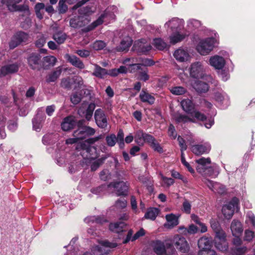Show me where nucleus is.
<instances>
[{
    "instance_id": "nucleus-25",
    "label": "nucleus",
    "mask_w": 255,
    "mask_h": 255,
    "mask_svg": "<svg viewBox=\"0 0 255 255\" xmlns=\"http://www.w3.org/2000/svg\"><path fill=\"white\" fill-rule=\"evenodd\" d=\"M193 88L198 93H205L209 89L208 85L201 81L195 80L191 83Z\"/></svg>"
},
{
    "instance_id": "nucleus-48",
    "label": "nucleus",
    "mask_w": 255,
    "mask_h": 255,
    "mask_svg": "<svg viewBox=\"0 0 255 255\" xmlns=\"http://www.w3.org/2000/svg\"><path fill=\"white\" fill-rule=\"evenodd\" d=\"M191 205L189 201L184 199L182 204V210L186 214H190L191 212Z\"/></svg>"
},
{
    "instance_id": "nucleus-8",
    "label": "nucleus",
    "mask_w": 255,
    "mask_h": 255,
    "mask_svg": "<svg viewBox=\"0 0 255 255\" xmlns=\"http://www.w3.org/2000/svg\"><path fill=\"white\" fill-rule=\"evenodd\" d=\"M109 188L113 187L115 189L118 196H126L128 194V185L127 182L120 181L118 182H112L108 185Z\"/></svg>"
},
{
    "instance_id": "nucleus-31",
    "label": "nucleus",
    "mask_w": 255,
    "mask_h": 255,
    "mask_svg": "<svg viewBox=\"0 0 255 255\" xmlns=\"http://www.w3.org/2000/svg\"><path fill=\"white\" fill-rule=\"evenodd\" d=\"M181 105L183 110L186 113L191 114L194 111V106L192 102L189 99H185L182 101Z\"/></svg>"
},
{
    "instance_id": "nucleus-47",
    "label": "nucleus",
    "mask_w": 255,
    "mask_h": 255,
    "mask_svg": "<svg viewBox=\"0 0 255 255\" xmlns=\"http://www.w3.org/2000/svg\"><path fill=\"white\" fill-rule=\"evenodd\" d=\"M148 143L154 150L157 151L158 152H162L163 151L162 147L160 146L159 144L156 142L155 139L153 137V140H152V141H149Z\"/></svg>"
},
{
    "instance_id": "nucleus-62",
    "label": "nucleus",
    "mask_w": 255,
    "mask_h": 255,
    "mask_svg": "<svg viewBox=\"0 0 255 255\" xmlns=\"http://www.w3.org/2000/svg\"><path fill=\"white\" fill-rule=\"evenodd\" d=\"M247 218L248 219L246 220V222L249 223H250L255 228V216L251 212H248L247 214Z\"/></svg>"
},
{
    "instance_id": "nucleus-27",
    "label": "nucleus",
    "mask_w": 255,
    "mask_h": 255,
    "mask_svg": "<svg viewBox=\"0 0 255 255\" xmlns=\"http://www.w3.org/2000/svg\"><path fill=\"white\" fill-rule=\"evenodd\" d=\"M144 40L137 41L135 43L134 46L138 52L145 53L151 50V46L150 44L144 43Z\"/></svg>"
},
{
    "instance_id": "nucleus-9",
    "label": "nucleus",
    "mask_w": 255,
    "mask_h": 255,
    "mask_svg": "<svg viewBox=\"0 0 255 255\" xmlns=\"http://www.w3.org/2000/svg\"><path fill=\"white\" fill-rule=\"evenodd\" d=\"M152 247L154 252L157 255H166L167 254L165 250V247L167 249L172 248V251L175 252L174 249L172 247V245L170 243L166 242L165 245L160 241H157L153 242Z\"/></svg>"
},
{
    "instance_id": "nucleus-16",
    "label": "nucleus",
    "mask_w": 255,
    "mask_h": 255,
    "mask_svg": "<svg viewBox=\"0 0 255 255\" xmlns=\"http://www.w3.org/2000/svg\"><path fill=\"white\" fill-rule=\"evenodd\" d=\"M103 137V136L102 135H99V136L89 138L86 141H83L81 142L80 144H79L77 147L76 149L78 150H85L87 152H89V151L91 150V147H90L87 144L88 143H94V142L98 141L100 139H102Z\"/></svg>"
},
{
    "instance_id": "nucleus-15",
    "label": "nucleus",
    "mask_w": 255,
    "mask_h": 255,
    "mask_svg": "<svg viewBox=\"0 0 255 255\" xmlns=\"http://www.w3.org/2000/svg\"><path fill=\"white\" fill-rule=\"evenodd\" d=\"M179 216H177L172 213L167 214L165 216L166 223L164 224V227L168 229H171L179 224Z\"/></svg>"
},
{
    "instance_id": "nucleus-55",
    "label": "nucleus",
    "mask_w": 255,
    "mask_h": 255,
    "mask_svg": "<svg viewBox=\"0 0 255 255\" xmlns=\"http://www.w3.org/2000/svg\"><path fill=\"white\" fill-rule=\"evenodd\" d=\"M149 78L147 70L140 71L138 73V79L143 81H147Z\"/></svg>"
},
{
    "instance_id": "nucleus-44",
    "label": "nucleus",
    "mask_w": 255,
    "mask_h": 255,
    "mask_svg": "<svg viewBox=\"0 0 255 255\" xmlns=\"http://www.w3.org/2000/svg\"><path fill=\"white\" fill-rule=\"evenodd\" d=\"M184 38V36L179 34L178 32L171 35L170 37V42L172 44H175L181 41Z\"/></svg>"
},
{
    "instance_id": "nucleus-11",
    "label": "nucleus",
    "mask_w": 255,
    "mask_h": 255,
    "mask_svg": "<svg viewBox=\"0 0 255 255\" xmlns=\"http://www.w3.org/2000/svg\"><path fill=\"white\" fill-rule=\"evenodd\" d=\"M134 137L135 141L139 145H142L145 142L148 143L149 141L153 140L152 135L144 133L140 129L135 131Z\"/></svg>"
},
{
    "instance_id": "nucleus-63",
    "label": "nucleus",
    "mask_w": 255,
    "mask_h": 255,
    "mask_svg": "<svg viewBox=\"0 0 255 255\" xmlns=\"http://www.w3.org/2000/svg\"><path fill=\"white\" fill-rule=\"evenodd\" d=\"M168 134V135L173 139H175L177 136L175 129L172 125H170L169 127Z\"/></svg>"
},
{
    "instance_id": "nucleus-52",
    "label": "nucleus",
    "mask_w": 255,
    "mask_h": 255,
    "mask_svg": "<svg viewBox=\"0 0 255 255\" xmlns=\"http://www.w3.org/2000/svg\"><path fill=\"white\" fill-rule=\"evenodd\" d=\"M104 17L105 15L104 14L101 15V16L97 20L93 22L91 25L89 26L88 30H92L96 27H97V26L101 24L103 22V18Z\"/></svg>"
},
{
    "instance_id": "nucleus-35",
    "label": "nucleus",
    "mask_w": 255,
    "mask_h": 255,
    "mask_svg": "<svg viewBox=\"0 0 255 255\" xmlns=\"http://www.w3.org/2000/svg\"><path fill=\"white\" fill-rule=\"evenodd\" d=\"M61 72L62 70L60 67L57 68L55 71L48 75L46 81L48 83L55 82L61 75Z\"/></svg>"
},
{
    "instance_id": "nucleus-53",
    "label": "nucleus",
    "mask_w": 255,
    "mask_h": 255,
    "mask_svg": "<svg viewBox=\"0 0 255 255\" xmlns=\"http://www.w3.org/2000/svg\"><path fill=\"white\" fill-rule=\"evenodd\" d=\"M70 100L73 104L76 105L81 101V96L77 93H74L71 95Z\"/></svg>"
},
{
    "instance_id": "nucleus-32",
    "label": "nucleus",
    "mask_w": 255,
    "mask_h": 255,
    "mask_svg": "<svg viewBox=\"0 0 255 255\" xmlns=\"http://www.w3.org/2000/svg\"><path fill=\"white\" fill-rule=\"evenodd\" d=\"M159 210L157 208H150L145 213L144 217L146 219L153 221L159 213Z\"/></svg>"
},
{
    "instance_id": "nucleus-36",
    "label": "nucleus",
    "mask_w": 255,
    "mask_h": 255,
    "mask_svg": "<svg viewBox=\"0 0 255 255\" xmlns=\"http://www.w3.org/2000/svg\"><path fill=\"white\" fill-rule=\"evenodd\" d=\"M170 92L174 95H182L187 92V89L181 86H172L169 88Z\"/></svg>"
},
{
    "instance_id": "nucleus-38",
    "label": "nucleus",
    "mask_w": 255,
    "mask_h": 255,
    "mask_svg": "<svg viewBox=\"0 0 255 255\" xmlns=\"http://www.w3.org/2000/svg\"><path fill=\"white\" fill-rule=\"evenodd\" d=\"M181 22V20L179 19L174 18L167 22L165 24V27L166 28H170L172 30H173L178 28Z\"/></svg>"
},
{
    "instance_id": "nucleus-60",
    "label": "nucleus",
    "mask_w": 255,
    "mask_h": 255,
    "mask_svg": "<svg viewBox=\"0 0 255 255\" xmlns=\"http://www.w3.org/2000/svg\"><path fill=\"white\" fill-rule=\"evenodd\" d=\"M181 162L190 172L191 173H194V169L191 167L189 163L186 161L183 153H181Z\"/></svg>"
},
{
    "instance_id": "nucleus-24",
    "label": "nucleus",
    "mask_w": 255,
    "mask_h": 255,
    "mask_svg": "<svg viewBox=\"0 0 255 255\" xmlns=\"http://www.w3.org/2000/svg\"><path fill=\"white\" fill-rule=\"evenodd\" d=\"M231 230L234 236H240L243 231L242 224L239 221L234 220L231 225Z\"/></svg>"
},
{
    "instance_id": "nucleus-50",
    "label": "nucleus",
    "mask_w": 255,
    "mask_h": 255,
    "mask_svg": "<svg viewBox=\"0 0 255 255\" xmlns=\"http://www.w3.org/2000/svg\"><path fill=\"white\" fill-rule=\"evenodd\" d=\"M176 121L178 122L186 123L188 122H195V120L193 119L188 117L185 115H179L176 117Z\"/></svg>"
},
{
    "instance_id": "nucleus-28",
    "label": "nucleus",
    "mask_w": 255,
    "mask_h": 255,
    "mask_svg": "<svg viewBox=\"0 0 255 255\" xmlns=\"http://www.w3.org/2000/svg\"><path fill=\"white\" fill-rule=\"evenodd\" d=\"M132 44V40L129 36H126L121 42L120 45L117 47L118 51H127Z\"/></svg>"
},
{
    "instance_id": "nucleus-54",
    "label": "nucleus",
    "mask_w": 255,
    "mask_h": 255,
    "mask_svg": "<svg viewBox=\"0 0 255 255\" xmlns=\"http://www.w3.org/2000/svg\"><path fill=\"white\" fill-rule=\"evenodd\" d=\"M61 86L64 88L69 89L71 88V83L69 78H64L61 80Z\"/></svg>"
},
{
    "instance_id": "nucleus-6",
    "label": "nucleus",
    "mask_w": 255,
    "mask_h": 255,
    "mask_svg": "<svg viewBox=\"0 0 255 255\" xmlns=\"http://www.w3.org/2000/svg\"><path fill=\"white\" fill-rule=\"evenodd\" d=\"M239 200L234 198L228 204L225 205L222 208V213L227 219H230L236 209L238 210Z\"/></svg>"
},
{
    "instance_id": "nucleus-10",
    "label": "nucleus",
    "mask_w": 255,
    "mask_h": 255,
    "mask_svg": "<svg viewBox=\"0 0 255 255\" xmlns=\"http://www.w3.org/2000/svg\"><path fill=\"white\" fill-rule=\"evenodd\" d=\"M176 248L183 253L188 251L189 246L185 238L178 235L175 236L172 240Z\"/></svg>"
},
{
    "instance_id": "nucleus-33",
    "label": "nucleus",
    "mask_w": 255,
    "mask_h": 255,
    "mask_svg": "<svg viewBox=\"0 0 255 255\" xmlns=\"http://www.w3.org/2000/svg\"><path fill=\"white\" fill-rule=\"evenodd\" d=\"M95 69L93 75L99 78H104L105 76L108 75V71L97 64H95Z\"/></svg>"
},
{
    "instance_id": "nucleus-51",
    "label": "nucleus",
    "mask_w": 255,
    "mask_h": 255,
    "mask_svg": "<svg viewBox=\"0 0 255 255\" xmlns=\"http://www.w3.org/2000/svg\"><path fill=\"white\" fill-rule=\"evenodd\" d=\"M73 136L74 137H77L79 140L85 138L86 137V135L83 128H78L77 130L74 131L73 132Z\"/></svg>"
},
{
    "instance_id": "nucleus-34",
    "label": "nucleus",
    "mask_w": 255,
    "mask_h": 255,
    "mask_svg": "<svg viewBox=\"0 0 255 255\" xmlns=\"http://www.w3.org/2000/svg\"><path fill=\"white\" fill-rule=\"evenodd\" d=\"M83 162H85L86 164L92 163L91 169L92 170L94 171L96 170L102 163L103 160L98 159L94 161L93 158L90 157L84 158Z\"/></svg>"
},
{
    "instance_id": "nucleus-13",
    "label": "nucleus",
    "mask_w": 255,
    "mask_h": 255,
    "mask_svg": "<svg viewBox=\"0 0 255 255\" xmlns=\"http://www.w3.org/2000/svg\"><path fill=\"white\" fill-rule=\"evenodd\" d=\"M94 118L97 126L102 128L107 126V119L104 112L101 109L96 110Z\"/></svg>"
},
{
    "instance_id": "nucleus-18",
    "label": "nucleus",
    "mask_w": 255,
    "mask_h": 255,
    "mask_svg": "<svg viewBox=\"0 0 255 255\" xmlns=\"http://www.w3.org/2000/svg\"><path fill=\"white\" fill-rule=\"evenodd\" d=\"M211 146L208 143L204 144H196L192 146V151L196 155H201L205 153H208L210 150Z\"/></svg>"
},
{
    "instance_id": "nucleus-49",
    "label": "nucleus",
    "mask_w": 255,
    "mask_h": 255,
    "mask_svg": "<svg viewBox=\"0 0 255 255\" xmlns=\"http://www.w3.org/2000/svg\"><path fill=\"white\" fill-rule=\"evenodd\" d=\"M106 140L107 144L109 146H113L115 145L117 142V137L115 134H112L110 135H108L106 138Z\"/></svg>"
},
{
    "instance_id": "nucleus-26",
    "label": "nucleus",
    "mask_w": 255,
    "mask_h": 255,
    "mask_svg": "<svg viewBox=\"0 0 255 255\" xmlns=\"http://www.w3.org/2000/svg\"><path fill=\"white\" fill-rule=\"evenodd\" d=\"M174 56L177 60L180 62H184L188 60L189 55L187 51L180 48L175 51Z\"/></svg>"
},
{
    "instance_id": "nucleus-30",
    "label": "nucleus",
    "mask_w": 255,
    "mask_h": 255,
    "mask_svg": "<svg viewBox=\"0 0 255 255\" xmlns=\"http://www.w3.org/2000/svg\"><path fill=\"white\" fill-rule=\"evenodd\" d=\"M2 67L5 75L16 73L19 69V65L16 63L6 64Z\"/></svg>"
},
{
    "instance_id": "nucleus-64",
    "label": "nucleus",
    "mask_w": 255,
    "mask_h": 255,
    "mask_svg": "<svg viewBox=\"0 0 255 255\" xmlns=\"http://www.w3.org/2000/svg\"><path fill=\"white\" fill-rule=\"evenodd\" d=\"M162 181L164 185L169 187L174 183V180L171 178H167L161 175Z\"/></svg>"
},
{
    "instance_id": "nucleus-42",
    "label": "nucleus",
    "mask_w": 255,
    "mask_h": 255,
    "mask_svg": "<svg viewBox=\"0 0 255 255\" xmlns=\"http://www.w3.org/2000/svg\"><path fill=\"white\" fill-rule=\"evenodd\" d=\"M95 8L93 7H91L90 6H87L86 7H84L81 8L79 10V13L81 15L88 16L94 12Z\"/></svg>"
},
{
    "instance_id": "nucleus-19",
    "label": "nucleus",
    "mask_w": 255,
    "mask_h": 255,
    "mask_svg": "<svg viewBox=\"0 0 255 255\" xmlns=\"http://www.w3.org/2000/svg\"><path fill=\"white\" fill-rule=\"evenodd\" d=\"M210 64L217 69H221L223 68L225 64L224 59L218 55H215L210 58Z\"/></svg>"
},
{
    "instance_id": "nucleus-4",
    "label": "nucleus",
    "mask_w": 255,
    "mask_h": 255,
    "mask_svg": "<svg viewBox=\"0 0 255 255\" xmlns=\"http://www.w3.org/2000/svg\"><path fill=\"white\" fill-rule=\"evenodd\" d=\"M196 162L198 163L196 167L197 170L201 173H204L210 176L216 177L217 176L218 173L215 174L213 168L210 167L209 165L211 163V160L209 158L202 157L199 159L196 160Z\"/></svg>"
},
{
    "instance_id": "nucleus-23",
    "label": "nucleus",
    "mask_w": 255,
    "mask_h": 255,
    "mask_svg": "<svg viewBox=\"0 0 255 255\" xmlns=\"http://www.w3.org/2000/svg\"><path fill=\"white\" fill-rule=\"evenodd\" d=\"M198 246L200 250H211L212 240L206 237H203L198 240Z\"/></svg>"
},
{
    "instance_id": "nucleus-22",
    "label": "nucleus",
    "mask_w": 255,
    "mask_h": 255,
    "mask_svg": "<svg viewBox=\"0 0 255 255\" xmlns=\"http://www.w3.org/2000/svg\"><path fill=\"white\" fill-rule=\"evenodd\" d=\"M76 124L74 117L69 116L65 118L61 123V128L64 131L72 129Z\"/></svg>"
},
{
    "instance_id": "nucleus-29",
    "label": "nucleus",
    "mask_w": 255,
    "mask_h": 255,
    "mask_svg": "<svg viewBox=\"0 0 255 255\" xmlns=\"http://www.w3.org/2000/svg\"><path fill=\"white\" fill-rule=\"evenodd\" d=\"M126 224L124 222H120L115 223H111L109 225V229L113 232L119 233L124 231V228Z\"/></svg>"
},
{
    "instance_id": "nucleus-14",
    "label": "nucleus",
    "mask_w": 255,
    "mask_h": 255,
    "mask_svg": "<svg viewBox=\"0 0 255 255\" xmlns=\"http://www.w3.org/2000/svg\"><path fill=\"white\" fill-rule=\"evenodd\" d=\"M95 109V105L91 103L86 109H84L83 107H81L78 111V114L81 117L85 116L87 121H90L92 117Z\"/></svg>"
},
{
    "instance_id": "nucleus-57",
    "label": "nucleus",
    "mask_w": 255,
    "mask_h": 255,
    "mask_svg": "<svg viewBox=\"0 0 255 255\" xmlns=\"http://www.w3.org/2000/svg\"><path fill=\"white\" fill-rule=\"evenodd\" d=\"M86 137L87 136L93 135L95 133V130L94 128L88 127L85 126L83 128Z\"/></svg>"
},
{
    "instance_id": "nucleus-12",
    "label": "nucleus",
    "mask_w": 255,
    "mask_h": 255,
    "mask_svg": "<svg viewBox=\"0 0 255 255\" xmlns=\"http://www.w3.org/2000/svg\"><path fill=\"white\" fill-rule=\"evenodd\" d=\"M89 21L90 19L88 16L81 15L71 18L70 24L73 27L79 28L88 24Z\"/></svg>"
},
{
    "instance_id": "nucleus-2",
    "label": "nucleus",
    "mask_w": 255,
    "mask_h": 255,
    "mask_svg": "<svg viewBox=\"0 0 255 255\" xmlns=\"http://www.w3.org/2000/svg\"><path fill=\"white\" fill-rule=\"evenodd\" d=\"M100 246L93 247L91 252H87L83 255H103L109 252L106 248H114L117 246L115 243H110L107 241H103L100 243Z\"/></svg>"
},
{
    "instance_id": "nucleus-58",
    "label": "nucleus",
    "mask_w": 255,
    "mask_h": 255,
    "mask_svg": "<svg viewBox=\"0 0 255 255\" xmlns=\"http://www.w3.org/2000/svg\"><path fill=\"white\" fill-rule=\"evenodd\" d=\"M75 53L82 58H87L90 54V51L85 49L77 50Z\"/></svg>"
},
{
    "instance_id": "nucleus-1",
    "label": "nucleus",
    "mask_w": 255,
    "mask_h": 255,
    "mask_svg": "<svg viewBox=\"0 0 255 255\" xmlns=\"http://www.w3.org/2000/svg\"><path fill=\"white\" fill-rule=\"evenodd\" d=\"M217 43V40L215 38H207L201 40L197 46V50L201 55H208Z\"/></svg>"
},
{
    "instance_id": "nucleus-21",
    "label": "nucleus",
    "mask_w": 255,
    "mask_h": 255,
    "mask_svg": "<svg viewBox=\"0 0 255 255\" xmlns=\"http://www.w3.org/2000/svg\"><path fill=\"white\" fill-rule=\"evenodd\" d=\"M14 39L16 40L15 43L14 42V40L9 43L11 49L15 48L20 42L25 41L28 39V35L24 32H18L15 35Z\"/></svg>"
},
{
    "instance_id": "nucleus-61",
    "label": "nucleus",
    "mask_w": 255,
    "mask_h": 255,
    "mask_svg": "<svg viewBox=\"0 0 255 255\" xmlns=\"http://www.w3.org/2000/svg\"><path fill=\"white\" fill-rule=\"evenodd\" d=\"M44 59L46 63L51 66H53L57 61V59L53 56H46Z\"/></svg>"
},
{
    "instance_id": "nucleus-20",
    "label": "nucleus",
    "mask_w": 255,
    "mask_h": 255,
    "mask_svg": "<svg viewBox=\"0 0 255 255\" xmlns=\"http://www.w3.org/2000/svg\"><path fill=\"white\" fill-rule=\"evenodd\" d=\"M65 58L73 66L79 69H83L85 68V65L83 62L75 55H70L69 54H66L65 55Z\"/></svg>"
},
{
    "instance_id": "nucleus-56",
    "label": "nucleus",
    "mask_w": 255,
    "mask_h": 255,
    "mask_svg": "<svg viewBox=\"0 0 255 255\" xmlns=\"http://www.w3.org/2000/svg\"><path fill=\"white\" fill-rule=\"evenodd\" d=\"M204 182L206 184V185L213 191V189H214V188H216V186H220V183L214 182L210 180L209 179H206Z\"/></svg>"
},
{
    "instance_id": "nucleus-43",
    "label": "nucleus",
    "mask_w": 255,
    "mask_h": 255,
    "mask_svg": "<svg viewBox=\"0 0 255 255\" xmlns=\"http://www.w3.org/2000/svg\"><path fill=\"white\" fill-rule=\"evenodd\" d=\"M106 46V43L102 40H97L94 42L92 47L95 50H100L105 48Z\"/></svg>"
},
{
    "instance_id": "nucleus-5",
    "label": "nucleus",
    "mask_w": 255,
    "mask_h": 255,
    "mask_svg": "<svg viewBox=\"0 0 255 255\" xmlns=\"http://www.w3.org/2000/svg\"><path fill=\"white\" fill-rule=\"evenodd\" d=\"M215 245L216 248L222 251H226L228 248V243L226 240V235L224 231L221 229L215 232Z\"/></svg>"
},
{
    "instance_id": "nucleus-59",
    "label": "nucleus",
    "mask_w": 255,
    "mask_h": 255,
    "mask_svg": "<svg viewBox=\"0 0 255 255\" xmlns=\"http://www.w3.org/2000/svg\"><path fill=\"white\" fill-rule=\"evenodd\" d=\"M74 83L77 87L81 88L84 86V81L81 77H75L74 78Z\"/></svg>"
},
{
    "instance_id": "nucleus-17",
    "label": "nucleus",
    "mask_w": 255,
    "mask_h": 255,
    "mask_svg": "<svg viewBox=\"0 0 255 255\" xmlns=\"http://www.w3.org/2000/svg\"><path fill=\"white\" fill-rule=\"evenodd\" d=\"M40 55L35 54H32L27 58V62L30 67L33 69H39L40 67Z\"/></svg>"
},
{
    "instance_id": "nucleus-46",
    "label": "nucleus",
    "mask_w": 255,
    "mask_h": 255,
    "mask_svg": "<svg viewBox=\"0 0 255 255\" xmlns=\"http://www.w3.org/2000/svg\"><path fill=\"white\" fill-rule=\"evenodd\" d=\"M148 143L154 150L157 151L158 152H162L163 151L162 147L160 146L159 144L156 142L155 139L153 137V140H152V141H149Z\"/></svg>"
},
{
    "instance_id": "nucleus-37",
    "label": "nucleus",
    "mask_w": 255,
    "mask_h": 255,
    "mask_svg": "<svg viewBox=\"0 0 255 255\" xmlns=\"http://www.w3.org/2000/svg\"><path fill=\"white\" fill-rule=\"evenodd\" d=\"M139 98L142 102H147L149 104H153L155 101L153 96L143 91L140 93Z\"/></svg>"
},
{
    "instance_id": "nucleus-45",
    "label": "nucleus",
    "mask_w": 255,
    "mask_h": 255,
    "mask_svg": "<svg viewBox=\"0 0 255 255\" xmlns=\"http://www.w3.org/2000/svg\"><path fill=\"white\" fill-rule=\"evenodd\" d=\"M64 0H59L58 9L60 13H65L68 10V6Z\"/></svg>"
},
{
    "instance_id": "nucleus-41",
    "label": "nucleus",
    "mask_w": 255,
    "mask_h": 255,
    "mask_svg": "<svg viewBox=\"0 0 255 255\" xmlns=\"http://www.w3.org/2000/svg\"><path fill=\"white\" fill-rule=\"evenodd\" d=\"M153 45L159 50H163L166 47V44L161 38H155L153 40Z\"/></svg>"
},
{
    "instance_id": "nucleus-39",
    "label": "nucleus",
    "mask_w": 255,
    "mask_h": 255,
    "mask_svg": "<svg viewBox=\"0 0 255 255\" xmlns=\"http://www.w3.org/2000/svg\"><path fill=\"white\" fill-rule=\"evenodd\" d=\"M52 37L58 44H61L64 42L66 39L67 35L61 31H58L53 34Z\"/></svg>"
},
{
    "instance_id": "nucleus-3",
    "label": "nucleus",
    "mask_w": 255,
    "mask_h": 255,
    "mask_svg": "<svg viewBox=\"0 0 255 255\" xmlns=\"http://www.w3.org/2000/svg\"><path fill=\"white\" fill-rule=\"evenodd\" d=\"M22 0H0V6L5 3L10 11H24L28 15L30 14L29 6L26 4L17 5Z\"/></svg>"
},
{
    "instance_id": "nucleus-7",
    "label": "nucleus",
    "mask_w": 255,
    "mask_h": 255,
    "mask_svg": "<svg viewBox=\"0 0 255 255\" xmlns=\"http://www.w3.org/2000/svg\"><path fill=\"white\" fill-rule=\"evenodd\" d=\"M205 70L202 64L196 62L191 65L190 68V76L196 79L202 78L204 75Z\"/></svg>"
},
{
    "instance_id": "nucleus-40",
    "label": "nucleus",
    "mask_w": 255,
    "mask_h": 255,
    "mask_svg": "<svg viewBox=\"0 0 255 255\" xmlns=\"http://www.w3.org/2000/svg\"><path fill=\"white\" fill-rule=\"evenodd\" d=\"M190 115L192 119H193L195 121L196 119L197 121L203 122L206 120V116L198 111L194 110L192 113H191Z\"/></svg>"
}]
</instances>
